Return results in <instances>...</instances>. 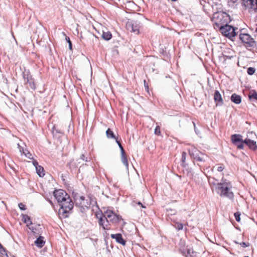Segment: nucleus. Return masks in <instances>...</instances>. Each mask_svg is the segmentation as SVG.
Masks as SVG:
<instances>
[{
	"instance_id": "f257e3e1",
	"label": "nucleus",
	"mask_w": 257,
	"mask_h": 257,
	"mask_svg": "<svg viewBox=\"0 0 257 257\" xmlns=\"http://www.w3.org/2000/svg\"><path fill=\"white\" fill-rule=\"evenodd\" d=\"M225 12H217L213 14L214 28L220 31L223 36H225Z\"/></svg>"
},
{
	"instance_id": "f03ea898",
	"label": "nucleus",
	"mask_w": 257,
	"mask_h": 257,
	"mask_svg": "<svg viewBox=\"0 0 257 257\" xmlns=\"http://www.w3.org/2000/svg\"><path fill=\"white\" fill-rule=\"evenodd\" d=\"M233 22V19L226 13V38L231 41H233L236 36V31L238 30L237 27L234 26Z\"/></svg>"
},
{
	"instance_id": "7ed1b4c3",
	"label": "nucleus",
	"mask_w": 257,
	"mask_h": 257,
	"mask_svg": "<svg viewBox=\"0 0 257 257\" xmlns=\"http://www.w3.org/2000/svg\"><path fill=\"white\" fill-rule=\"evenodd\" d=\"M59 205L61 207L59 209L60 212L66 214L65 217H67V214L73 208V203L69 196L59 203Z\"/></svg>"
},
{
	"instance_id": "20e7f679",
	"label": "nucleus",
	"mask_w": 257,
	"mask_h": 257,
	"mask_svg": "<svg viewBox=\"0 0 257 257\" xmlns=\"http://www.w3.org/2000/svg\"><path fill=\"white\" fill-rule=\"evenodd\" d=\"M189 153L194 160L200 162H204L208 159V156L202 153L195 148L189 150Z\"/></svg>"
},
{
	"instance_id": "39448f33",
	"label": "nucleus",
	"mask_w": 257,
	"mask_h": 257,
	"mask_svg": "<svg viewBox=\"0 0 257 257\" xmlns=\"http://www.w3.org/2000/svg\"><path fill=\"white\" fill-rule=\"evenodd\" d=\"M103 214L104 215V217L108 219L112 224L117 223L121 219L120 216L116 214L114 212L110 210H106Z\"/></svg>"
},
{
	"instance_id": "423d86ee",
	"label": "nucleus",
	"mask_w": 257,
	"mask_h": 257,
	"mask_svg": "<svg viewBox=\"0 0 257 257\" xmlns=\"http://www.w3.org/2000/svg\"><path fill=\"white\" fill-rule=\"evenodd\" d=\"M232 143L236 146L238 149H243L244 147V140L242 136L240 134H234L231 137Z\"/></svg>"
},
{
	"instance_id": "0eeeda50",
	"label": "nucleus",
	"mask_w": 257,
	"mask_h": 257,
	"mask_svg": "<svg viewBox=\"0 0 257 257\" xmlns=\"http://www.w3.org/2000/svg\"><path fill=\"white\" fill-rule=\"evenodd\" d=\"M239 39L243 43L246 44L248 46L254 47L255 46V41L248 34H240L239 35Z\"/></svg>"
},
{
	"instance_id": "6e6552de",
	"label": "nucleus",
	"mask_w": 257,
	"mask_h": 257,
	"mask_svg": "<svg viewBox=\"0 0 257 257\" xmlns=\"http://www.w3.org/2000/svg\"><path fill=\"white\" fill-rule=\"evenodd\" d=\"M74 201L75 202V204L76 206H78L83 209L85 208H89L90 204L87 201H85V197L84 196H75L74 197Z\"/></svg>"
},
{
	"instance_id": "1a4fd4ad",
	"label": "nucleus",
	"mask_w": 257,
	"mask_h": 257,
	"mask_svg": "<svg viewBox=\"0 0 257 257\" xmlns=\"http://www.w3.org/2000/svg\"><path fill=\"white\" fill-rule=\"evenodd\" d=\"M54 196L59 204L69 196L68 194L63 190H56L54 192Z\"/></svg>"
},
{
	"instance_id": "9d476101",
	"label": "nucleus",
	"mask_w": 257,
	"mask_h": 257,
	"mask_svg": "<svg viewBox=\"0 0 257 257\" xmlns=\"http://www.w3.org/2000/svg\"><path fill=\"white\" fill-rule=\"evenodd\" d=\"M242 4L250 12L257 13V0H242Z\"/></svg>"
},
{
	"instance_id": "9b49d317",
	"label": "nucleus",
	"mask_w": 257,
	"mask_h": 257,
	"mask_svg": "<svg viewBox=\"0 0 257 257\" xmlns=\"http://www.w3.org/2000/svg\"><path fill=\"white\" fill-rule=\"evenodd\" d=\"M23 78L32 89L35 90L36 89L34 79L32 78L29 71H25L23 73Z\"/></svg>"
},
{
	"instance_id": "f8f14e48",
	"label": "nucleus",
	"mask_w": 257,
	"mask_h": 257,
	"mask_svg": "<svg viewBox=\"0 0 257 257\" xmlns=\"http://www.w3.org/2000/svg\"><path fill=\"white\" fill-rule=\"evenodd\" d=\"M238 4V0H227L226 5V11L232 12L233 10L237 9Z\"/></svg>"
},
{
	"instance_id": "ddd939ff",
	"label": "nucleus",
	"mask_w": 257,
	"mask_h": 257,
	"mask_svg": "<svg viewBox=\"0 0 257 257\" xmlns=\"http://www.w3.org/2000/svg\"><path fill=\"white\" fill-rule=\"evenodd\" d=\"M110 223H111L108 219L104 217L103 214H102V216L99 218V224L104 230H109L110 229Z\"/></svg>"
},
{
	"instance_id": "4468645a",
	"label": "nucleus",
	"mask_w": 257,
	"mask_h": 257,
	"mask_svg": "<svg viewBox=\"0 0 257 257\" xmlns=\"http://www.w3.org/2000/svg\"><path fill=\"white\" fill-rule=\"evenodd\" d=\"M243 142L244 143V144L246 145L250 149L253 151H255L257 149V145L255 141L246 138L244 140Z\"/></svg>"
},
{
	"instance_id": "2eb2a0df",
	"label": "nucleus",
	"mask_w": 257,
	"mask_h": 257,
	"mask_svg": "<svg viewBox=\"0 0 257 257\" xmlns=\"http://www.w3.org/2000/svg\"><path fill=\"white\" fill-rule=\"evenodd\" d=\"M110 237L114 239L117 243L123 245L125 244V240L122 238V235L120 233L111 234Z\"/></svg>"
},
{
	"instance_id": "dca6fc26",
	"label": "nucleus",
	"mask_w": 257,
	"mask_h": 257,
	"mask_svg": "<svg viewBox=\"0 0 257 257\" xmlns=\"http://www.w3.org/2000/svg\"><path fill=\"white\" fill-rule=\"evenodd\" d=\"M216 191L220 196L225 195V184L224 182L217 183Z\"/></svg>"
},
{
	"instance_id": "f3484780",
	"label": "nucleus",
	"mask_w": 257,
	"mask_h": 257,
	"mask_svg": "<svg viewBox=\"0 0 257 257\" xmlns=\"http://www.w3.org/2000/svg\"><path fill=\"white\" fill-rule=\"evenodd\" d=\"M214 99L216 105H221L223 104V99L220 92L216 90L214 94Z\"/></svg>"
},
{
	"instance_id": "a211bd4d",
	"label": "nucleus",
	"mask_w": 257,
	"mask_h": 257,
	"mask_svg": "<svg viewBox=\"0 0 257 257\" xmlns=\"http://www.w3.org/2000/svg\"><path fill=\"white\" fill-rule=\"evenodd\" d=\"M179 251L181 252V253L186 256H192L193 253V250L191 247H188L187 246L186 248H180L179 249Z\"/></svg>"
},
{
	"instance_id": "6ab92c4d",
	"label": "nucleus",
	"mask_w": 257,
	"mask_h": 257,
	"mask_svg": "<svg viewBox=\"0 0 257 257\" xmlns=\"http://www.w3.org/2000/svg\"><path fill=\"white\" fill-rule=\"evenodd\" d=\"M226 197L229 198L230 199H232L234 197L230 183H227L226 182Z\"/></svg>"
},
{
	"instance_id": "aec40b11",
	"label": "nucleus",
	"mask_w": 257,
	"mask_h": 257,
	"mask_svg": "<svg viewBox=\"0 0 257 257\" xmlns=\"http://www.w3.org/2000/svg\"><path fill=\"white\" fill-rule=\"evenodd\" d=\"M230 99L232 102H234L236 104H238L241 103V97L240 95L236 94V93H233L232 94Z\"/></svg>"
},
{
	"instance_id": "412c9836",
	"label": "nucleus",
	"mask_w": 257,
	"mask_h": 257,
	"mask_svg": "<svg viewBox=\"0 0 257 257\" xmlns=\"http://www.w3.org/2000/svg\"><path fill=\"white\" fill-rule=\"evenodd\" d=\"M23 220L26 223H27V225L29 227V228L32 230L33 232H34L33 227H31L30 225L32 224L30 217L28 215H24L23 216Z\"/></svg>"
},
{
	"instance_id": "4be33fe9",
	"label": "nucleus",
	"mask_w": 257,
	"mask_h": 257,
	"mask_svg": "<svg viewBox=\"0 0 257 257\" xmlns=\"http://www.w3.org/2000/svg\"><path fill=\"white\" fill-rule=\"evenodd\" d=\"M127 27L128 29H130V28H131V31L136 33H139V27L136 23L128 24Z\"/></svg>"
},
{
	"instance_id": "5701e85b",
	"label": "nucleus",
	"mask_w": 257,
	"mask_h": 257,
	"mask_svg": "<svg viewBox=\"0 0 257 257\" xmlns=\"http://www.w3.org/2000/svg\"><path fill=\"white\" fill-rule=\"evenodd\" d=\"M45 242L43 240V237L40 236L35 241V244L39 247H42L44 246Z\"/></svg>"
},
{
	"instance_id": "b1692460",
	"label": "nucleus",
	"mask_w": 257,
	"mask_h": 257,
	"mask_svg": "<svg viewBox=\"0 0 257 257\" xmlns=\"http://www.w3.org/2000/svg\"><path fill=\"white\" fill-rule=\"evenodd\" d=\"M121 160L122 163L125 165L127 169H128V163L125 152L121 153Z\"/></svg>"
},
{
	"instance_id": "393cba45",
	"label": "nucleus",
	"mask_w": 257,
	"mask_h": 257,
	"mask_svg": "<svg viewBox=\"0 0 257 257\" xmlns=\"http://www.w3.org/2000/svg\"><path fill=\"white\" fill-rule=\"evenodd\" d=\"M36 172H37V174L40 177H43L44 176L45 171H44V168L42 166H39V167H37L36 168Z\"/></svg>"
},
{
	"instance_id": "a878e982",
	"label": "nucleus",
	"mask_w": 257,
	"mask_h": 257,
	"mask_svg": "<svg viewBox=\"0 0 257 257\" xmlns=\"http://www.w3.org/2000/svg\"><path fill=\"white\" fill-rule=\"evenodd\" d=\"M101 36L104 40L108 41L111 38L112 35L110 32H103Z\"/></svg>"
},
{
	"instance_id": "bb28decb",
	"label": "nucleus",
	"mask_w": 257,
	"mask_h": 257,
	"mask_svg": "<svg viewBox=\"0 0 257 257\" xmlns=\"http://www.w3.org/2000/svg\"><path fill=\"white\" fill-rule=\"evenodd\" d=\"M106 136L109 139H116L115 136L114 135L113 132L110 129L108 128L106 131Z\"/></svg>"
},
{
	"instance_id": "cd10ccee",
	"label": "nucleus",
	"mask_w": 257,
	"mask_h": 257,
	"mask_svg": "<svg viewBox=\"0 0 257 257\" xmlns=\"http://www.w3.org/2000/svg\"><path fill=\"white\" fill-rule=\"evenodd\" d=\"M186 156H187L186 153L185 152H183L182 153L181 161L182 162V166H183V167L185 166V161H186Z\"/></svg>"
},
{
	"instance_id": "c85d7f7f",
	"label": "nucleus",
	"mask_w": 257,
	"mask_h": 257,
	"mask_svg": "<svg viewBox=\"0 0 257 257\" xmlns=\"http://www.w3.org/2000/svg\"><path fill=\"white\" fill-rule=\"evenodd\" d=\"M255 69L253 67H249L247 68V72L248 75H251L255 72Z\"/></svg>"
},
{
	"instance_id": "c756f323",
	"label": "nucleus",
	"mask_w": 257,
	"mask_h": 257,
	"mask_svg": "<svg viewBox=\"0 0 257 257\" xmlns=\"http://www.w3.org/2000/svg\"><path fill=\"white\" fill-rule=\"evenodd\" d=\"M154 133L155 135L157 136H160L161 135V131H160V127L159 125H157L154 131Z\"/></svg>"
},
{
	"instance_id": "7c9ffc66",
	"label": "nucleus",
	"mask_w": 257,
	"mask_h": 257,
	"mask_svg": "<svg viewBox=\"0 0 257 257\" xmlns=\"http://www.w3.org/2000/svg\"><path fill=\"white\" fill-rule=\"evenodd\" d=\"M234 216L235 217V220L237 222H239L240 220V213L239 212H235L234 214Z\"/></svg>"
},
{
	"instance_id": "2f4dec72",
	"label": "nucleus",
	"mask_w": 257,
	"mask_h": 257,
	"mask_svg": "<svg viewBox=\"0 0 257 257\" xmlns=\"http://www.w3.org/2000/svg\"><path fill=\"white\" fill-rule=\"evenodd\" d=\"M116 140V143L117 144L118 146H119V148H120V152L121 153H123L124 151V150L123 148V147L122 146L120 142L119 141H118L117 140V138H116V139H115Z\"/></svg>"
},
{
	"instance_id": "473e14b6",
	"label": "nucleus",
	"mask_w": 257,
	"mask_h": 257,
	"mask_svg": "<svg viewBox=\"0 0 257 257\" xmlns=\"http://www.w3.org/2000/svg\"><path fill=\"white\" fill-rule=\"evenodd\" d=\"M249 97L250 99H254L255 100H257V93L255 91L253 92L249 95Z\"/></svg>"
},
{
	"instance_id": "72a5a7b5",
	"label": "nucleus",
	"mask_w": 257,
	"mask_h": 257,
	"mask_svg": "<svg viewBox=\"0 0 257 257\" xmlns=\"http://www.w3.org/2000/svg\"><path fill=\"white\" fill-rule=\"evenodd\" d=\"M175 227L178 230H182L183 228V224L181 223H177L175 225Z\"/></svg>"
},
{
	"instance_id": "f704fd0d",
	"label": "nucleus",
	"mask_w": 257,
	"mask_h": 257,
	"mask_svg": "<svg viewBox=\"0 0 257 257\" xmlns=\"http://www.w3.org/2000/svg\"><path fill=\"white\" fill-rule=\"evenodd\" d=\"M66 41L68 42V44H69V48L70 50H72V44L70 41V39L69 37L66 36L65 38Z\"/></svg>"
},
{
	"instance_id": "c9c22d12",
	"label": "nucleus",
	"mask_w": 257,
	"mask_h": 257,
	"mask_svg": "<svg viewBox=\"0 0 257 257\" xmlns=\"http://www.w3.org/2000/svg\"><path fill=\"white\" fill-rule=\"evenodd\" d=\"M80 158H81V160H83V161H84L85 162H89L90 161V158L85 157L84 154H82Z\"/></svg>"
},
{
	"instance_id": "e433bc0d",
	"label": "nucleus",
	"mask_w": 257,
	"mask_h": 257,
	"mask_svg": "<svg viewBox=\"0 0 257 257\" xmlns=\"http://www.w3.org/2000/svg\"><path fill=\"white\" fill-rule=\"evenodd\" d=\"M242 247H246L249 246V243L248 242H242L239 243Z\"/></svg>"
},
{
	"instance_id": "4c0bfd02",
	"label": "nucleus",
	"mask_w": 257,
	"mask_h": 257,
	"mask_svg": "<svg viewBox=\"0 0 257 257\" xmlns=\"http://www.w3.org/2000/svg\"><path fill=\"white\" fill-rule=\"evenodd\" d=\"M6 252V250L5 248L3 246V245L0 243V253L2 254H4Z\"/></svg>"
},
{
	"instance_id": "58836bf2",
	"label": "nucleus",
	"mask_w": 257,
	"mask_h": 257,
	"mask_svg": "<svg viewBox=\"0 0 257 257\" xmlns=\"http://www.w3.org/2000/svg\"><path fill=\"white\" fill-rule=\"evenodd\" d=\"M19 207L20 208V209H21L22 210H25L26 209V207H25V205L22 203H20L19 204Z\"/></svg>"
},
{
	"instance_id": "ea45409f",
	"label": "nucleus",
	"mask_w": 257,
	"mask_h": 257,
	"mask_svg": "<svg viewBox=\"0 0 257 257\" xmlns=\"http://www.w3.org/2000/svg\"><path fill=\"white\" fill-rule=\"evenodd\" d=\"M25 156L31 160H33L34 159L32 157V154L30 152H27V154H25Z\"/></svg>"
},
{
	"instance_id": "a19ab883",
	"label": "nucleus",
	"mask_w": 257,
	"mask_h": 257,
	"mask_svg": "<svg viewBox=\"0 0 257 257\" xmlns=\"http://www.w3.org/2000/svg\"><path fill=\"white\" fill-rule=\"evenodd\" d=\"M32 163H33V165L35 167V168H36L37 167H39L40 166V165H39L38 162H37V161L34 160V159H33Z\"/></svg>"
},
{
	"instance_id": "79ce46f5",
	"label": "nucleus",
	"mask_w": 257,
	"mask_h": 257,
	"mask_svg": "<svg viewBox=\"0 0 257 257\" xmlns=\"http://www.w3.org/2000/svg\"><path fill=\"white\" fill-rule=\"evenodd\" d=\"M52 133L53 134H56V133H62L61 131L56 129L55 127L53 128Z\"/></svg>"
},
{
	"instance_id": "37998d69",
	"label": "nucleus",
	"mask_w": 257,
	"mask_h": 257,
	"mask_svg": "<svg viewBox=\"0 0 257 257\" xmlns=\"http://www.w3.org/2000/svg\"><path fill=\"white\" fill-rule=\"evenodd\" d=\"M224 169V167L223 166V165H222L221 166H218L217 167V170L219 172H222Z\"/></svg>"
},
{
	"instance_id": "c03bdc74",
	"label": "nucleus",
	"mask_w": 257,
	"mask_h": 257,
	"mask_svg": "<svg viewBox=\"0 0 257 257\" xmlns=\"http://www.w3.org/2000/svg\"><path fill=\"white\" fill-rule=\"evenodd\" d=\"M144 85H145V89L146 91H149V86L146 82V80H144Z\"/></svg>"
},
{
	"instance_id": "a18cd8bd",
	"label": "nucleus",
	"mask_w": 257,
	"mask_h": 257,
	"mask_svg": "<svg viewBox=\"0 0 257 257\" xmlns=\"http://www.w3.org/2000/svg\"><path fill=\"white\" fill-rule=\"evenodd\" d=\"M18 148L19 149L20 152L22 153L24 150V149L23 148V147L21 146L19 144H18Z\"/></svg>"
},
{
	"instance_id": "49530a36",
	"label": "nucleus",
	"mask_w": 257,
	"mask_h": 257,
	"mask_svg": "<svg viewBox=\"0 0 257 257\" xmlns=\"http://www.w3.org/2000/svg\"><path fill=\"white\" fill-rule=\"evenodd\" d=\"M27 152H30L28 150L25 149L24 151L22 152V153L25 156V154H27Z\"/></svg>"
},
{
	"instance_id": "de8ad7c7",
	"label": "nucleus",
	"mask_w": 257,
	"mask_h": 257,
	"mask_svg": "<svg viewBox=\"0 0 257 257\" xmlns=\"http://www.w3.org/2000/svg\"><path fill=\"white\" fill-rule=\"evenodd\" d=\"M90 203H91L92 205H94V204L96 203V201L95 200H93L92 199H91Z\"/></svg>"
},
{
	"instance_id": "09e8293b",
	"label": "nucleus",
	"mask_w": 257,
	"mask_h": 257,
	"mask_svg": "<svg viewBox=\"0 0 257 257\" xmlns=\"http://www.w3.org/2000/svg\"><path fill=\"white\" fill-rule=\"evenodd\" d=\"M193 124H194L195 131L196 133L197 134H198V133H197L198 130H197L196 128V126H195V123L194 122H193Z\"/></svg>"
},
{
	"instance_id": "8fccbe9b",
	"label": "nucleus",
	"mask_w": 257,
	"mask_h": 257,
	"mask_svg": "<svg viewBox=\"0 0 257 257\" xmlns=\"http://www.w3.org/2000/svg\"><path fill=\"white\" fill-rule=\"evenodd\" d=\"M141 207L144 208H146V207L144 205H143V204L142 205H141Z\"/></svg>"
},
{
	"instance_id": "3c124183",
	"label": "nucleus",
	"mask_w": 257,
	"mask_h": 257,
	"mask_svg": "<svg viewBox=\"0 0 257 257\" xmlns=\"http://www.w3.org/2000/svg\"><path fill=\"white\" fill-rule=\"evenodd\" d=\"M138 204L141 206V205H142V203L141 202H138Z\"/></svg>"
}]
</instances>
